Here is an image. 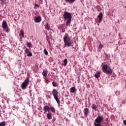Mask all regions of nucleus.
I'll use <instances>...</instances> for the list:
<instances>
[{"label": "nucleus", "instance_id": "1", "mask_svg": "<svg viewBox=\"0 0 126 126\" xmlns=\"http://www.w3.org/2000/svg\"><path fill=\"white\" fill-rule=\"evenodd\" d=\"M63 17L64 19L67 20L66 23V26H68L71 22V13L65 11L63 15Z\"/></svg>", "mask_w": 126, "mask_h": 126}, {"label": "nucleus", "instance_id": "2", "mask_svg": "<svg viewBox=\"0 0 126 126\" xmlns=\"http://www.w3.org/2000/svg\"><path fill=\"white\" fill-rule=\"evenodd\" d=\"M63 41L65 46L67 47H70L71 46V42H70V39H69L68 34H65V36L63 37Z\"/></svg>", "mask_w": 126, "mask_h": 126}, {"label": "nucleus", "instance_id": "3", "mask_svg": "<svg viewBox=\"0 0 126 126\" xmlns=\"http://www.w3.org/2000/svg\"><path fill=\"white\" fill-rule=\"evenodd\" d=\"M52 95L54 97V99L56 100V102L58 103V104H60V101L59 99L58 96H59V93L56 89H54L52 92Z\"/></svg>", "mask_w": 126, "mask_h": 126}, {"label": "nucleus", "instance_id": "4", "mask_svg": "<svg viewBox=\"0 0 126 126\" xmlns=\"http://www.w3.org/2000/svg\"><path fill=\"white\" fill-rule=\"evenodd\" d=\"M102 71L106 73H108L109 74H112V69H111V67L107 65H103L102 66Z\"/></svg>", "mask_w": 126, "mask_h": 126}, {"label": "nucleus", "instance_id": "5", "mask_svg": "<svg viewBox=\"0 0 126 126\" xmlns=\"http://www.w3.org/2000/svg\"><path fill=\"white\" fill-rule=\"evenodd\" d=\"M2 27L3 28V29H5L7 33L9 32V29H8V27L7 26V23H6V21H3L2 23Z\"/></svg>", "mask_w": 126, "mask_h": 126}, {"label": "nucleus", "instance_id": "6", "mask_svg": "<svg viewBox=\"0 0 126 126\" xmlns=\"http://www.w3.org/2000/svg\"><path fill=\"white\" fill-rule=\"evenodd\" d=\"M29 84V79H26L25 81L22 84L21 87L23 89H26L28 84Z\"/></svg>", "mask_w": 126, "mask_h": 126}, {"label": "nucleus", "instance_id": "7", "mask_svg": "<svg viewBox=\"0 0 126 126\" xmlns=\"http://www.w3.org/2000/svg\"><path fill=\"white\" fill-rule=\"evenodd\" d=\"M103 120H104V117H103V116H99L95 120V122L96 124H101V122H103Z\"/></svg>", "mask_w": 126, "mask_h": 126}, {"label": "nucleus", "instance_id": "8", "mask_svg": "<svg viewBox=\"0 0 126 126\" xmlns=\"http://www.w3.org/2000/svg\"><path fill=\"white\" fill-rule=\"evenodd\" d=\"M43 110L44 111V114H46L47 112H50V107L48 105H45L43 108Z\"/></svg>", "mask_w": 126, "mask_h": 126}, {"label": "nucleus", "instance_id": "9", "mask_svg": "<svg viewBox=\"0 0 126 126\" xmlns=\"http://www.w3.org/2000/svg\"><path fill=\"white\" fill-rule=\"evenodd\" d=\"M41 20H42V19L41 18V17L40 16L35 17L34 18V21H35V22H36V23L41 22Z\"/></svg>", "mask_w": 126, "mask_h": 126}, {"label": "nucleus", "instance_id": "10", "mask_svg": "<svg viewBox=\"0 0 126 126\" xmlns=\"http://www.w3.org/2000/svg\"><path fill=\"white\" fill-rule=\"evenodd\" d=\"M97 17L99 19L98 23H101L102 19H103V13L102 12H100Z\"/></svg>", "mask_w": 126, "mask_h": 126}, {"label": "nucleus", "instance_id": "11", "mask_svg": "<svg viewBox=\"0 0 126 126\" xmlns=\"http://www.w3.org/2000/svg\"><path fill=\"white\" fill-rule=\"evenodd\" d=\"M25 53H27V56L28 57H32V53H31V52H30L29 49H26L25 50Z\"/></svg>", "mask_w": 126, "mask_h": 126}, {"label": "nucleus", "instance_id": "12", "mask_svg": "<svg viewBox=\"0 0 126 126\" xmlns=\"http://www.w3.org/2000/svg\"><path fill=\"white\" fill-rule=\"evenodd\" d=\"M84 113L85 116L87 117V116H88V113H89V109L87 108H85L84 110Z\"/></svg>", "mask_w": 126, "mask_h": 126}, {"label": "nucleus", "instance_id": "13", "mask_svg": "<svg viewBox=\"0 0 126 126\" xmlns=\"http://www.w3.org/2000/svg\"><path fill=\"white\" fill-rule=\"evenodd\" d=\"M47 117L48 120H51V119H52V113L51 112H48L47 114Z\"/></svg>", "mask_w": 126, "mask_h": 126}, {"label": "nucleus", "instance_id": "14", "mask_svg": "<svg viewBox=\"0 0 126 126\" xmlns=\"http://www.w3.org/2000/svg\"><path fill=\"white\" fill-rule=\"evenodd\" d=\"M70 92L71 93H74L76 92V90H75V87H73L70 88Z\"/></svg>", "mask_w": 126, "mask_h": 126}, {"label": "nucleus", "instance_id": "15", "mask_svg": "<svg viewBox=\"0 0 126 126\" xmlns=\"http://www.w3.org/2000/svg\"><path fill=\"white\" fill-rule=\"evenodd\" d=\"M100 71L98 72L97 73H96L94 75V77L96 78H99L100 77Z\"/></svg>", "mask_w": 126, "mask_h": 126}, {"label": "nucleus", "instance_id": "16", "mask_svg": "<svg viewBox=\"0 0 126 126\" xmlns=\"http://www.w3.org/2000/svg\"><path fill=\"white\" fill-rule=\"evenodd\" d=\"M92 108L93 109V110H94V111H96L97 110V106L94 104H93L92 106Z\"/></svg>", "mask_w": 126, "mask_h": 126}, {"label": "nucleus", "instance_id": "17", "mask_svg": "<svg viewBox=\"0 0 126 126\" xmlns=\"http://www.w3.org/2000/svg\"><path fill=\"white\" fill-rule=\"evenodd\" d=\"M42 75H43L44 77H46L47 75H48V73L46 71H43L42 72Z\"/></svg>", "mask_w": 126, "mask_h": 126}, {"label": "nucleus", "instance_id": "18", "mask_svg": "<svg viewBox=\"0 0 126 126\" xmlns=\"http://www.w3.org/2000/svg\"><path fill=\"white\" fill-rule=\"evenodd\" d=\"M65 1L69 2V3H73L75 1V0H65Z\"/></svg>", "mask_w": 126, "mask_h": 126}, {"label": "nucleus", "instance_id": "19", "mask_svg": "<svg viewBox=\"0 0 126 126\" xmlns=\"http://www.w3.org/2000/svg\"><path fill=\"white\" fill-rule=\"evenodd\" d=\"M50 110L52 113H56V109L53 107H50Z\"/></svg>", "mask_w": 126, "mask_h": 126}, {"label": "nucleus", "instance_id": "20", "mask_svg": "<svg viewBox=\"0 0 126 126\" xmlns=\"http://www.w3.org/2000/svg\"><path fill=\"white\" fill-rule=\"evenodd\" d=\"M64 65V66H66V64H67V59H65L63 60Z\"/></svg>", "mask_w": 126, "mask_h": 126}, {"label": "nucleus", "instance_id": "21", "mask_svg": "<svg viewBox=\"0 0 126 126\" xmlns=\"http://www.w3.org/2000/svg\"><path fill=\"white\" fill-rule=\"evenodd\" d=\"M20 32V35L21 37H23V38H24V32H23V31H21Z\"/></svg>", "mask_w": 126, "mask_h": 126}, {"label": "nucleus", "instance_id": "22", "mask_svg": "<svg viewBox=\"0 0 126 126\" xmlns=\"http://www.w3.org/2000/svg\"><path fill=\"white\" fill-rule=\"evenodd\" d=\"M45 28L47 29V30H50V26H49V25H48V24H46L45 25Z\"/></svg>", "mask_w": 126, "mask_h": 126}, {"label": "nucleus", "instance_id": "23", "mask_svg": "<svg viewBox=\"0 0 126 126\" xmlns=\"http://www.w3.org/2000/svg\"><path fill=\"white\" fill-rule=\"evenodd\" d=\"M0 126H5V122H2L0 123Z\"/></svg>", "mask_w": 126, "mask_h": 126}, {"label": "nucleus", "instance_id": "24", "mask_svg": "<svg viewBox=\"0 0 126 126\" xmlns=\"http://www.w3.org/2000/svg\"><path fill=\"white\" fill-rule=\"evenodd\" d=\"M44 54L46 56H48V55L49 54V53H48V51H47V49H44Z\"/></svg>", "mask_w": 126, "mask_h": 126}, {"label": "nucleus", "instance_id": "25", "mask_svg": "<svg viewBox=\"0 0 126 126\" xmlns=\"http://www.w3.org/2000/svg\"><path fill=\"white\" fill-rule=\"evenodd\" d=\"M52 85L53 86H54V87H57V83L55 82H52Z\"/></svg>", "mask_w": 126, "mask_h": 126}, {"label": "nucleus", "instance_id": "26", "mask_svg": "<svg viewBox=\"0 0 126 126\" xmlns=\"http://www.w3.org/2000/svg\"><path fill=\"white\" fill-rule=\"evenodd\" d=\"M102 48H103V44H100L98 46V49H99V50H101Z\"/></svg>", "mask_w": 126, "mask_h": 126}, {"label": "nucleus", "instance_id": "27", "mask_svg": "<svg viewBox=\"0 0 126 126\" xmlns=\"http://www.w3.org/2000/svg\"><path fill=\"white\" fill-rule=\"evenodd\" d=\"M94 125L95 126H101V123H94Z\"/></svg>", "mask_w": 126, "mask_h": 126}, {"label": "nucleus", "instance_id": "28", "mask_svg": "<svg viewBox=\"0 0 126 126\" xmlns=\"http://www.w3.org/2000/svg\"><path fill=\"white\" fill-rule=\"evenodd\" d=\"M27 47H29V48H30V47H31V46H32V44H31V43L28 42L27 43Z\"/></svg>", "mask_w": 126, "mask_h": 126}, {"label": "nucleus", "instance_id": "29", "mask_svg": "<svg viewBox=\"0 0 126 126\" xmlns=\"http://www.w3.org/2000/svg\"><path fill=\"white\" fill-rule=\"evenodd\" d=\"M0 4H1V5H3V4H4V0H0Z\"/></svg>", "mask_w": 126, "mask_h": 126}, {"label": "nucleus", "instance_id": "30", "mask_svg": "<svg viewBox=\"0 0 126 126\" xmlns=\"http://www.w3.org/2000/svg\"><path fill=\"white\" fill-rule=\"evenodd\" d=\"M116 95H120V92H117Z\"/></svg>", "mask_w": 126, "mask_h": 126}, {"label": "nucleus", "instance_id": "31", "mask_svg": "<svg viewBox=\"0 0 126 126\" xmlns=\"http://www.w3.org/2000/svg\"><path fill=\"white\" fill-rule=\"evenodd\" d=\"M35 6H36L37 7H39V4H35Z\"/></svg>", "mask_w": 126, "mask_h": 126}, {"label": "nucleus", "instance_id": "32", "mask_svg": "<svg viewBox=\"0 0 126 126\" xmlns=\"http://www.w3.org/2000/svg\"><path fill=\"white\" fill-rule=\"evenodd\" d=\"M123 123H124V125H125V126H126V120H125Z\"/></svg>", "mask_w": 126, "mask_h": 126}, {"label": "nucleus", "instance_id": "33", "mask_svg": "<svg viewBox=\"0 0 126 126\" xmlns=\"http://www.w3.org/2000/svg\"><path fill=\"white\" fill-rule=\"evenodd\" d=\"M49 98H51V96H49Z\"/></svg>", "mask_w": 126, "mask_h": 126}]
</instances>
